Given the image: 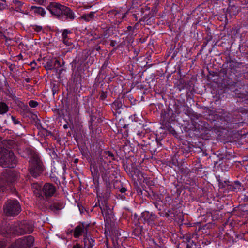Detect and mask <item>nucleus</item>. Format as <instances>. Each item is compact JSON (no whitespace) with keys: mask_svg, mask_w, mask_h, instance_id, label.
<instances>
[{"mask_svg":"<svg viewBox=\"0 0 248 248\" xmlns=\"http://www.w3.org/2000/svg\"><path fill=\"white\" fill-rule=\"evenodd\" d=\"M34 238L31 235L18 239L9 248H29L31 247L34 243Z\"/></svg>","mask_w":248,"mask_h":248,"instance_id":"423d86ee","label":"nucleus"},{"mask_svg":"<svg viewBox=\"0 0 248 248\" xmlns=\"http://www.w3.org/2000/svg\"><path fill=\"white\" fill-rule=\"evenodd\" d=\"M233 184L228 185V189L231 191H233L234 187L232 186Z\"/></svg>","mask_w":248,"mask_h":248,"instance_id":"c756f323","label":"nucleus"},{"mask_svg":"<svg viewBox=\"0 0 248 248\" xmlns=\"http://www.w3.org/2000/svg\"><path fill=\"white\" fill-rule=\"evenodd\" d=\"M232 186L234 187V191H238L241 190V184L239 181H235L233 184Z\"/></svg>","mask_w":248,"mask_h":248,"instance_id":"aec40b11","label":"nucleus"},{"mask_svg":"<svg viewBox=\"0 0 248 248\" xmlns=\"http://www.w3.org/2000/svg\"><path fill=\"white\" fill-rule=\"evenodd\" d=\"M17 177V173L11 170L7 171L4 173L0 178V193L9 189L12 190L11 185L16 180Z\"/></svg>","mask_w":248,"mask_h":248,"instance_id":"20e7f679","label":"nucleus"},{"mask_svg":"<svg viewBox=\"0 0 248 248\" xmlns=\"http://www.w3.org/2000/svg\"><path fill=\"white\" fill-rule=\"evenodd\" d=\"M42 192L46 197H51L56 192L55 186L53 184L46 183L43 187Z\"/></svg>","mask_w":248,"mask_h":248,"instance_id":"9b49d317","label":"nucleus"},{"mask_svg":"<svg viewBox=\"0 0 248 248\" xmlns=\"http://www.w3.org/2000/svg\"><path fill=\"white\" fill-rule=\"evenodd\" d=\"M122 103L120 101H115L112 105V109L117 113H120L122 110Z\"/></svg>","mask_w":248,"mask_h":248,"instance_id":"a211bd4d","label":"nucleus"},{"mask_svg":"<svg viewBox=\"0 0 248 248\" xmlns=\"http://www.w3.org/2000/svg\"><path fill=\"white\" fill-rule=\"evenodd\" d=\"M63 127L64 129H67L68 128V126L67 125L65 124L63 125Z\"/></svg>","mask_w":248,"mask_h":248,"instance_id":"72a5a7b5","label":"nucleus"},{"mask_svg":"<svg viewBox=\"0 0 248 248\" xmlns=\"http://www.w3.org/2000/svg\"><path fill=\"white\" fill-rule=\"evenodd\" d=\"M31 9L33 10L35 14L40 15L43 17H44L46 14L45 9L41 7L32 6L31 7Z\"/></svg>","mask_w":248,"mask_h":248,"instance_id":"dca6fc26","label":"nucleus"},{"mask_svg":"<svg viewBox=\"0 0 248 248\" xmlns=\"http://www.w3.org/2000/svg\"><path fill=\"white\" fill-rule=\"evenodd\" d=\"M16 163V160L12 151L0 148V165L5 168H14Z\"/></svg>","mask_w":248,"mask_h":248,"instance_id":"7ed1b4c3","label":"nucleus"},{"mask_svg":"<svg viewBox=\"0 0 248 248\" xmlns=\"http://www.w3.org/2000/svg\"><path fill=\"white\" fill-rule=\"evenodd\" d=\"M126 14L127 13H121L120 12L113 10L108 12V16L110 18L115 20V23H120L121 22L122 19L126 17Z\"/></svg>","mask_w":248,"mask_h":248,"instance_id":"1a4fd4ad","label":"nucleus"},{"mask_svg":"<svg viewBox=\"0 0 248 248\" xmlns=\"http://www.w3.org/2000/svg\"><path fill=\"white\" fill-rule=\"evenodd\" d=\"M46 68L47 69H52L53 68V66L52 65L50 64V62H47V65L46 66Z\"/></svg>","mask_w":248,"mask_h":248,"instance_id":"cd10ccee","label":"nucleus"},{"mask_svg":"<svg viewBox=\"0 0 248 248\" xmlns=\"http://www.w3.org/2000/svg\"><path fill=\"white\" fill-rule=\"evenodd\" d=\"M9 110V107L7 105L2 102H0V114L6 113Z\"/></svg>","mask_w":248,"mask_h":248,"instance_id":"6ab92c4d","label":"nucleus"},{"mask_svg":"<svg viewBox=\"0 0 248 248\" xmlns=\"http://www.w3.org/2000/svg\"><path fill=\"white\" fill-rule=\"evenodd\" d=\"M101 210L102 211V213L103 216L104 217H107V213L106 212L105 209H103L101 207Z\"/></svg>","mask_w":248,"mask_h":248,"instance_id":"c85d7f7f","label":"nucleus"},{"mask_svg":"<svg viewBox=\"0 0 248 248\" xmlns=\"http://www.w3.org/2000/svg\"><path fill=\"white\" fill-rule=\"evenodd\" d=\"M72 248H85V247H83L82 245L77 243L73 245Z\"/></svg>","mask_w":248,"mask_h":248,"instance_id":"a878e982","label":"nucleus"},{"mask_svg":"<svg viewBox=\"0 0 248 248\" xmlns=\"http://www.w3.org/2000/svg\"><path fill=\"white\" fill-rule=\"evenodd\" d=\"M43 166L38 155L35 153H31L29 160V171L30 174L34 177L39 176L43 171Z\"/></svg>","mask_w":248,"mask_h":248,"instance_id":"f03ea898","label":"nucleus"},{"mask_svg":"<svg viewBox=\"0 0 248 248\" xmlns=\"http://www.w3.org/2000/svg\"><path fill=\"white\" fill-rule=\"evenodd\" d=\"M3 209L5 214L7 216H16L21 211L20 204L16 200H8L5 203Z\"/></svg>","mask_w":248,"mask_h":248,"instance_id":"39448f33","label":"nucleus"},{"mask_svg":"<svg viewBox=\"0 0 248 248\" xmlns=\"http://www.w3.org/2000/svg\"><path fill=\"white\" fill-rule=\"evenodd\" d=\"M54 206H55V207H56L57 209H60V208H59V207H57V206H56V203H55V204H54Z\"/></svg>","mask_w":248,"mask_h":248,"instance_id":"c9c22d12","label":"nucleus"},{"mask_svg":"<svg viewBox=\"0 0 248 248\" xmlns=\"http://www.w3.org/2000/svg\"><path fill=\"white\" fill-rule=\"evenodd\" d=\"M6 245L3 242H0V248H4Z\"/></svg>","mask_w":248,"mask_h":248,"instance_id":"2f4dec72","label":"nucleus"},{"mask_svg":"<svg viewBox=\"0 0 248 248\" xmlns=\"http://www.w3.org/2000/svg\"><path fill=\"white\" fill-rule=\"evenodd\" d=\"M36 64V63H35V62H31V65H32V64Z\"/></svg>","mask_w":248,"mask_h":248,"instance_id":"f704fd0d","label":"nucleus"},{"mask_svg":"<svg viewBox=\"0 0 248 248\" xmlns=\"http://www.w3.org/2000/svg\"><path fill=\"white\" fill-rule=\"evenodd\" d=\"M6 245L3 242H0V248H4Z\"/></svg>","mask_w":248,"mask_h":248,"instance_id":"7c9ffc66","label":"nucleus"},{"mask_svg":"<svg viewBox=\"0 0 248 248\" xmlns=\"http://www.w3.org/2000/svg\"><path fill=\"white\" fill-rule=\"evenodd\" d=\"M32 29L36 32H40L42 31L43 28L41 26L33 25L31 26Z\"/></svg>","mask_w":248,"mask_h":248,"instance_id":"412c9836","label":"nucleus"},{"mask_svg":"<svg viewBox=\"0 0 248 248\" xmlns=\"http://www.w3.org/2000/svg\"><path fill=\"white\" fill-rule=\"evenodd\" d=\"M114 159V155L113 154L108 151H102L100 154V161L101 163L106 164L108 162H111V160Z\"/></svg>","mask_w":248,"mask_h":248,"instance_id":"9d476101","label":"nucleus"},{"mask_svg":"<svg viewBox=\"0 0 248 248\" xmlns=\"http://www.w3.org/2000/svg\"><path fill=\"white\" fill-rule=\"evenodd\" d=\"M107 97V93L104 91L101 92L100 93L99 98L100 100H104Z\"/></svg>","mask_w":248,"mask_h":248,"instance_id":"b1692460","label":"nucleus"},{"mask_svg":"<svg viewBox=\"0 0 248 248\" xmlns=\"http://www.w3.org/2000/svg\"><path fill=\"white\" fill-rule=\"evenodd\" d=\"M95 12H91L89 14H84L81 16L80 18L85 20V21L89 22L93 20L95 16Z\"/></svg>","mask_w":248,"mask_h":248,"instance_id":"f3484780","label":"nucleus"},{"mask_svg":"<svg viewBox=\"0 0 248 248\" xmlns=\"http://www.w3.org/2000/svg\"><path fill=\"white\" fill-rule=\"evenodd\" d=\"M87 227H85L83 223L80 224L77 226L74 230V237L76 238H78L84 232L87 235Z\"/></svg>","mask_w":248,"mask_h":248,"instance_id":"ddd939ff","label":"nucleus"},{"mask_svg":"<svg viewBox=\"0 0 248 248\" xmlns=\"http://www.w3.org/2000/svg\"><path fill=\"white\" fill-rule=\"evenodd\" d=\"M63 9L62 10V19L63 20H73L75 18V15L74 12L69 7L64 6L63 8Z\"/></svg>","mask_w":248,"mask_h":248,"instance_id":"f8f14e48","label":"nucleus"},{"mask_svg":"<svg viewBox=\"0 0 248 248\" xmlns=\"http://www.w3.org/2000/svg\"><path fill=\"white\" fill-rule=\"evenodd\" d=\"M29 80H30L29 79H26V81L27 82H29Z\"/></svg>","mask_w":248,"mask_h":248,"instance_id":"e433bc0d","label":"nucleus"},{"mask_svg":"<svg viewBox=\"0 0 248 248\" xmlns=\"http://www.w3.org/2000/svg\"><path fill=\"white\" fill-rule=\"evenodd\" d=\"M4 223L0 227V232L1 234H7L9 236L13 235H22L24 233H30L33 232V226L31 223L24 221L20 223H16L13 227L9 229L8 227L4 226Z\"/></svg>","mask_w":248,"mask_h":248,"instance_id":"f257e3e1","label":"nucleus"},{"mask_svg":"<svg viewBox=\"0 0 248 248\" xmlns=\"http://www.w3.org/2000/svg\"><path fill=\"white\" fill-rule=\"evenodd\" d=\"M11 119L15 124H20V121L17 120L15 117L13 116H11Z\"/></svg>","mask_w":248,"mask_h":248,"instance_id":"393cba45","label":"nucleus"},{"mask_svg":"<svg viewBox=\"0 0 248 248\" xmlns=\"http://www.w3.org/2000/svg\"><path fill=\"white\" fill-rule=\"evenodd\" d=\"M120 191L121 193H124L126 191V189L124 187H122V188H121Z\"/></svg>","mask_w":248,"mask_h":248,"instance_id":"473e14b6","label":"nucleus"},{"mask_svg":"<svg viewBox=\"0 0 248 248\" xmlns=\"http://www.w3.org/2000/svg\"><path fill=\"white\" fill-rule=\"evenodd\" d=\"M32 188L37 191H40L41 189V186L37 183H35L32 185Z\"/></svg>","mask_w":248,"mask_h":248,"instance_id":"4be33fe9","label":"nucleus"},{"mask_svg":"<svg viewBox=\"0 0 248 248\" xmlns=\"http://www.w3.org/2000/svg\"><path fill=\"white\" fill-rule=\"evenodd\" d=\"M23 5V3L17 0H13L12 4V8H14L15 11L21 13L23 12L22 9Z\"/></svg>","mask_w":248,"mask_h":248,"instance_id":"2eb2a0df","label":"nucleus"},{"mask_svg":"<svg viewBox=\"0 0 248 248\" xmlns=\"http://www.w3.org/2000/svg\"><path fill=\"white\" fill-rule=\"evenodd\" d=\"M64 6V5L57 3H51L47 9L53 16L59 19H62V13Z\"/></svg>","mask_w":248,"mask_h":248,"instance_id":"0eeeda50","label":"nucleus"},{"mask_svg":"<svg viewBox=\"0 0 248 248\" xmlns=\"http://www.w3.org/2000/svg\"><path fill=\"white\" fill-rule=\"evenodd\" d=\"M138 135H141V134H140V133H138Z\"/></svg>","mask_w":248,"mask_h":248,"instance_id":"4c0bfd02","label":"nucleus"},{"mask_svg":"<svg viewBox=\"0 0 248 248\" xmlns=\"http://www.w3.org/2000/svg\"><path fill=\"white\" fill-rule=\"evenodd\" d=\"M70 34H71V32L68 29H64L62 34V42L67 46H70L72 44V40L69 36Z\"/></svg>","mask_w":248,"mask_h":248,"instance_id":"4468645a","label":"nucleus"},{"mask_svg":"<svg viewBox=\"0 0 248 248\" xmlns=\"http://www.w3.org/2000/svg\"><path fill=\"white\" fill-rule=\"evenodd\" d=\"M38 105L37 101L34 100H30L29 102V105L31 108H35Z\"/></svg>","mask_w":248,"mask_h":248,"instance_id":"5701e85b","label":"nucleus"},{"mask_svg":"<svg viewBox=\"0 0 248 248\" xmlns=\"http://www.w3.org/2000/svg\"><path fill=\"white\" fill-rule=\"evenodd\" d=\"M141 217L143 219L144 222L150 226H153L155 224V221L157 218V216L155 214L148 211L142 212Z\"/></svg>","mask_w":248,"mask_h":248,"instance_id":"6e6552de","label":"nucleus"},{"mask_svg":"<svg viewBox=\"0 0 248 248\" xmlns=\"http://www.w3.org/2000/svg\"><path fill=\"white\" fill-rule=\"evenodd\" d=\"M6 4L5 3L0 2V10H2L6 8Z\"/></svg>","mask_w":248,"mask_h":248,"instance_id":"bb28decb","label":"nucleus"}]
</instances>
